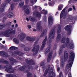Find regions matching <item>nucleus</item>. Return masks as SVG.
<instances>
[{
  "mask_svg": "<svg viewBox=\"0 0 77 77\" xmlns=\"http://www.w3.org/2000/svg\"><path fill=\"white\" fill-rule=\"evenodd\" d=\"M75 56V54L73 51L71 52L70 54L69 60L68 62V64L67 65L66 68L68 69L69 68H71V66H72V65L73 63L74 60V57Z\"/></svg>",
  "mask_w": 77,
  "mask_h": 77,
  "instance_id": "nucleus-1",
  "label": "nucleus"
},
{
  "mask_svg": "<svg viewBox=\"0 0 77 77\" xmlns=\"http://www.w3.org/2000/svg\"><path fill=\"white\" fill-rule=\"evenodd\" d=\"M48 70H46L44 74V76H46L47 74L48 73V71H49L48 73L50 74V75L48 77H55L56 74L54 72H53V68H52L51 69H50L49 67H48Z\"/></svg>",
  "mask_w": 77,
  "mask_h": 77,
  "instance_id": "nucleus-2",
  "label": "nucleus"
},
{
  "mask_svg": "<svg viewBox=\"0 0 77 77\" xmlns=\"http://www.w3.org/2000/svg\"><path fill=\"white\" fill-rule=\"evenodd\" d=\"M49 38H48L47 43L48 44H50L51 42V40L54 38V31L53 30H51L49 35Z\"/></svg>",
  "mask_w": 77,
  "mask_h": 77,
  "instance_id": "nucleus-3",
  "label": "nucleus"
},
{
  "mask_svg": "<svg viewBox=\"0 0 77 77\" xmlns=\"http://www.w3.org/2000/svg\"><path fill=\"white\" fill-rule=\"evenodd\" d=\"M69 39L68 38H66V46L67 48L69 47L70 49H73L74 48V43L72 42L69 44Z\"/></svg>",
  "mask_w": 77,
  "mask_h": 77,
  "instance_id": "nucleus-4",
  "label": "nucleus"
},
{
  "mask_svg": "<svg viewBox=\"0 0 77 77\" xmlns=\"http://www.w3.org/2000/svg\"><path fill=\"white\" fill-rule=\"evenodd\" d=\"M4 68H5V70L9 73H13V72H14V70L12 69V66H9V65H6L5 66Z\"/></svg>",
  "mask_w": 77,
  "mask_h": 77,
  "instance_id": "nucleus-5",
  "label": "nucleus"
},
{
  "mask_svg": "<svg viewBox=\"0 0 77 77\" xmlns=\"http://www.w3.org/2000/svg\"><path fill=\"white\" fill-rule=\"evenodd\" d=\"M16 32V31L15 30H12V29H9L7 31L6 33L5 34V35L6 36V37H9V34H15Z\"/></svg>",
  "mask_w": 77,
  "mask_h": 77,
  "instance_id": "nucleus-6",
  "label": "nucleus"
},
{
  "mask_svg": "<svg viewBox=\"0 0 77 77\" xmlns=\"http://www.w3.org/2000/svg\"><path fill=\"white\" fill-rule=\"evenodd\" d=\"M71 29H72V26L70 25H67L65 28V29L66 30H68L69 31V32L68 33V35H70L71 33Z\"/></svg>",
  "mask_w": 77,
  "mask_h": 77,
  "instance_id": "nucleus-7",
  "label": "nucleus"
},
{
  "mask_svg": "<svg viewBox=\"0 0 77 77\" xmlns=\"http://www.w3.org/2000/svg\"><path fill=\"white\" fill-rule=\"evenodd\" d=\"M61 30V28H60V26H59V27L58 28L57 31V34L58 35L57 37V40L58 41H60V34H59L60 32V31Z\"/></svg>",
  "mask_w": 77,
  "mask_h": 77,
  "instance_id": "nucleus-8",
  "label": "nucleus"
},
{
  "mask_svg": "<svg viewBox=\"0 0 77 77\" xmlns=\"http://www.w3.org/2000/svg\"><path fill=\"white\" fill-rule=\"evenodd\" d=\"M39 45H38L36 46L35 47V48H34L32 50V51H34V53H35V54H34V55H35V54H36L38 53V51H39Z\"/></svg>",
  "mask_w": 77,
  "mask_h": 77,
  "instance_id": "nucleus-9",
  "label": "nucleus"
},
{
  "mask_svg": "<svg viewBox=\"0 0 77 77\" xmlns=\"http://www.w3.org/2000/svg\"><path fill=\"white\" fill-rule=\"evenodd\" d=\"M53 18L51 16H50L48 18V24L49 26H51L53 23Z\"/></svg>",
  "mask_w": 77,
  "mask_h": 77,
  "instance_id": "nucleus-10",
  "label": "nucleus"
},
{
  "mask_svg": "<svg viewBox=\"0 0 77 77\" xmlns=\"http://www.w3.org/2000/svg\"><path fill=\"white\" fill-rule=\"evenodd\" d=\"M29 8V5H26L23 8V9L24 10L25 12L27 14H30V11L29 9H28Z\"/></svg>",
  "mask_w": 77,
  "mask_h": 77,
  "instance_id": "nucleus-11",
  "label": "nucleus"
},
{
  "mask_svg": "<svg viewBox=\"0 0 77 77\" xmlns=\"http://www.w3.org/2000/svg\"><path fill=\"white\" fill-rule=\"evenodd\" d=\"M47 38L46 37L45 39L43 41V42L42 44L40 49V50H43V48H44L45 47V44H46V42L47 41Z\"/></svg>",
  "mask_w": 77,
  "mask_h": 77,
  "instance_id": "nucleus-12",
  "label": "nucleus"
},
{
  "mask_svg": "<svg viewBox=\"0 0 77 77\" xmlns=\"http://www.w3.org/2000/svg\"><path fill=\"white\" fill-rule=\"evenodd\" d=\"M6 5V2L2 4L1 7L0 9L1 12H4V11H5V6Z\"/></svg>",
  "mask_w": 77,
  "mask_h": 77,
  "instance_id": "nucleus-13",
  "label": "nucleus"
},
{
  "mask_svg": "<svg viewBox=\"0 0 77 77\" xmlns=\"http://www.w3.org/2000/svg\"><path fill=\"white\" fill-rule=\"evenodd\" d=\"M65 8H64L62 11L60 15V19L62 18L63 17H65Z\"/></svg>",
  "mask_w": 77,
  "mask_h": 77,
  "instance_id": "nucleus-14",
  "label": "nucleus"
},
{
  "mask_svg": "<svg viewBox=\"0 0 77 77\" xmlns=\"http://www.w3.org/2000/svg\"><path fill=\"white\" fill-rule=\"evenodd\" d=\"M0 54L1 56H4V57H8V54L4 51H1L0 52Z\"/></svg>",
  "mask_w": 77,
  "mask_h": 77,
  "instance_id": "nucleus-15",
  "label": "nucleus"
},
{
  "mask_svg": "<svg viewBox=\"0 0 77 77\" xmlns=\"http://www.w3.org/2000/svg\"><path fill=\"white\" fill-rule=\"evenodd\" d=\"M68 57V52L66 51H65L64 52V60H67Z\"/></svg>",
  "mask_w": 77,
  "mask_h": 77,
  "instance_id": "nucleus-16",
  "label": "nucleus"
},
{
  "mask_svg": "<svg viewBox=\"0 0 77 77\" xmlns=\"http://www.w3.org/2000/svg\"><path fill=\"white\" fill-rule=\"evenodd\" d=\"M52 57V53H49L48 57V58L47 62H50V60Z\"/></svg>",
  "mask_w": 77,
  "mask_h": 77,
  "instance_id": "nucleus-17",
  "label": "nucleus"
},
{
  "mask_svg": "<svg viewBox=\"0 0 77 77\" xmlns=\"http://www.w3.org/2000/svg\"><path fill=\"white\" fill-rule=\"evenodd\" d=\"M14 16V14L12 12H10L7 15V17L8 18H12Z\"/></svg>",
  "mask_w": 77,
  "mask_h": 77,
  "instance_id": "nucleus-18",
  "label": "nucleus"
},
{
  "mask_svg": "<svg viewBox=\"0 0 77 77\" xmlns=\"http://www.w3.org/2000/svg\"><path fill=\"white\" fill-rule=\"evenodd\" d=\"M19 36L22 37L23 39H24L26 38V35H24V34H23V33H21L20 34Z\"/></svg>",
  "mask_w": 77,
  "mask_h": 77,
  "instance_id": "nucleus-19",
  "label": "nucleus"
},
{
  "mask_svg": "<svg viewBox=\"0 0 77 77\" xmlns=\"http://www.w3.org/2000/svg\"><path fill=\"white\" fill-rule=\"evenodd\" d=\"M41 13L42 14H44V15H47V11L46 10H45L43 9L41 11Z\"/></svg>",
  "mask_w": 77,
  "mask_h": 77,
  "instance_id": "nucleus-20",
  "label": "nucleus"
},
{
  "mask_svg": "<svg viewBox=\"0 0 77 77\" xmlns=\"http://www.w3.org/2000/svg\"><path fill=\"white\" fill-rule=\"evenodd\" d=\"M6 77H16V75H15L7 74L5 75Z\"/></svg>",
  "mask_w": 77,
  "mask_h": 77,
  "instance_id": "nucleus-21",
  "label": "nucleus"
},
{
  "mask_svg": "<svg viewBox=\"0 0 77 77\" xmlns=\"http://www.w3.org/2000/svg\"><path fill=\"white\" fill-rule=\"evenodd\" d=\"M63 5L61 4L58 7V11H60V10H62V8H63Z\"/></svg>",
  "mask_w": 77,
  "mask_h": 77,
  "instance_id": "nucleus-22",
  "label": "nucleus"
},
{
  "mask_svg": "<svg viewBox=\"0 0 77 77\" xmlns=\"http://www.w3.org/2000/svg\"><path fill=\"white\" fill-rule=\"evenodd\" d=\"M66 47V46L65 45H62V47H60V53H61L62 52L63 50L62 49H61V48H65Z\"/></svg>",
  "mask_w": 77,
  "mask_h": 77,
  "instance_id": "nucleus-23",
  "label": "nucleus"
},
{
  "mask_svg": "<svg viewBox=\"0 0 77 77\" xmlns=\"http://www.w3.org/2000/svg\"><path fill=\"white\" fill-rule=\"evenodd\" d=\"M26 40H27V41H32V40L33 39V38H31L30 37H27L26 38Z\"/></svg>",
  "mask_w": 77,
  "mask_h": 77,
  "instance_id": "nucleus-24",
  "label": "nucleus"
},
{
  "mask_svg": "<svg viewBox=\"0 0 77 77\" xmlns=\"http://www.w3.org/2000/svg\"><path fill=\"white\" fill-rule=\"evenodd\" d=\"M40 25H41V23H39L37 24V29L38 30H40V29H41V26Z\"/></svg>",
  "mask_w": 77,
  "mask_h": 77,
  "instance_id": "nucleus-25",
  "label": "nucleus"
},
{
  "mask_svg": "<svg viewBox=\"0 0 77 77\" xmlns=\"http://www.w3.org/2000/svg\"><path fill=\"white\" fill-rule=\"evenodd\" d=\"M29 19L30 21H32V22L35 21V19L33 17L31 16L29 17Z\"/></svg>",
  "mask_w": 77,
  "mask_h": 77,
  "instance_id": "nucleus-26",
  "label": "nucleus"
},
{
  "mask_svg": "<svg viewBox=\"0 0 77 77\" xmlns=\"http://www.w3.org/2000/svg\"><path fill=\"white\" fill-rule=\"evenodd\" d=\"M10 50H17L18 48L14 46H11L10 47Z\"/></svg>",
  "mask_w": 77,
  "mask_h": 77,
  "instance_id": "nucleus-27",
  "label": "nucleus"
},
{
  "mask_svg": "<svg viewBox=\"0 0 77 77\" xmlns=\"http://www.w3.org/2000/svg\"><path fill=\"white\" fill-rule=\"evenodd\" d=\"M29 63L30 65H33L35 64V62H34V61L32 60H30Z\"/></svg>",
  "mask_w": 77,
  "mask_h": 77,
  "instance_id": "nucleus-28",
  "label": "nucleus"
},
{
  "mask_svg": "<svg viewBox=\"0 0 77 77\" xmlns=\"http://www.w3.org/2000/svg\"><path fill=\"white\" fill-rule=\"evenodd\" d=\"M48 5L50 6H54V3L53 2H49Z\"/></svg>",
  "mask_w": 77,
  "mask_h": 77,
  "instance_id": "nucleus-29",
  "label": "nucleus"
},
{
  "mask_svg": "<svg viewBox=\"0 0 77 77\" xmlns=\"http://www.w3.org/2000/svg\"><path fill=\"white\" fill-rule=\"evenodd\" d=\"M65 41H66V37H64L62 38L61 42L62 43H64L65 42Z\"/></svg>",
  "mask_w": 77,
  "mask_h": 77,
  "instance_id": "nucleus-30",
  "label": "nucleus"
},
{
  "mask_svg": "<svg viewBox=\"0 0 77 77\" xmlns=\"http://www.w3.org/2000/svg\"><path fill=\"white\" fill-rule=\"evenodd\" d=\"M36 16L37 17H38V18L40 17H41V14L39 12H38L36 13Z\"/></svg>",
  "mask_w": 77,
  "mask_h": 77,
  "instance_id": "nucleus-31",
  "label": "nucleus"
},
{
  "mask_svg": "<svg viewBox=\"0 0 77 77\" xmlns=\"http://www.w3.org/2000/svg\"><path fill=\"white\" fill-rule=\"evenodd\" d=\"M50 49L49 48H47L46 50L45 53V54H47V53H49V52H50Z\"/></svg>",
  "mask_w": 77,
  "mask_h": 77,
  "instance_id": "nucleus-32",
  "label": "nucleus"
},
{
  "mask_svg": "<svg viewBox=\"0 0 77 77\" xmlns=\"http://www.w3.org/2000/svg\"><path fill=\"white\" fill-rule=\"evenodd\" d=\"M10 60L11 61V62L13 63V62H17L16 60L14 59L13 58H11L10 59Z\"/></svg>",
  "mask_w": 77,
  "mask_h": 77,
  "instance_id": "nucleus-33",
  "label": "nucleus"
},
{
  "mask_svg": "<svg viewBox=\"0 0 77 77\" xmlns=\"http://www.w3.org/2000/svg\"><path fill=\"white\" fill-rule=\"evenodd\" d=\"M23 5H24V2H21L19 4V7H20V8H22V6H23Z\"/></svg>",
  "mask_w": 77,
  "mask_h": 77,
  "instance_id": "nucleus-34",
  "label": "nucleus"
},
{
  "mask_svg": "<svg viewBox=\"0 0 77 77\" xmlns=\"http://www.w3.org/2000/svg\"><path fill=\"white\" fill-rule=\"evenodd\" d=\"M13 41L14 42H15L16 43V44H18L19 43V42L18 41V40H17V38H14L13 39Z\"/></svg>",
  "mask_w": 77,
  "mask_h": 77,
  "instance_id": "nucleus-35",
  "label": "nucleus"
},
{
  "mask_svg": "<svg viewBox=\"0 0 77 77\" xmlns=\"http://www.w3.org/2000/svg\"><path fill=\"white\" fill-rule=\"evenodd\" d=\"M13 54H17L19 56H23L21 52H14Z\"/></svg>",
  "mask_w": 77,
  "mask_h": 77,
  "instance_id": "nucleus-36",
  "label": "nucleus"
},
{
  "mask_svg": "<svg viewBox=\"0 0 77 77\" xmlns=\"http://www.w3.org/2000/svg\"><path fill=\"white\" fill-rule=\"evenodd\" d=\"M14 5L13 4H11V10H9V11H12L14 10Z\"/></svg>",
  "mask_w": 77,
  "mask_h": 77,
  "instance_id": "nucleus-37",
  "label": "nucleus"
},
{
  "mask_svg": "<svg viewBox=\"0 0 77 77\" xmlns=\"http://www.w3.org/2000/svg\"><path fill=\"white\" fill-rule=\"evenodd\" d=\"M32 75V74L31 73L29 72L28 73V74H27V77H30Z\"/></svg>",
  "mask_w": 77,
  "mask_h": 77,
  "instance_id": "nucleus-38",
  "label": "nucleus"
},
{
  "mask_svg": "<svg viewBox=\"0 0 77 77\" xmlns=\"http://www.w3.org/2000/svg\"><path fill=\"white\" fill-rule=\"evenodd\" d=\"M31 3L32 4V5H31V6H32L34 4V3H36V2H33V0H31Z\"/></svg>",
  "mask_w": 77,
  "mask_h": 77,
  "instance_id": "nucleus-39",
  "label": "nucleus"
},
{
  "mask_svg": "<svg viewBox=\"0 0 77 77\" xmlns=\"http://www.w3.org/2000/svg\"><path fill=\"white\" fill-rule=\"evenodd\" d=\"M43 19L44 21H45V22L47 21V20H46V19H47V17H46V16L43 17Z\"/></svg>",
  "mask_w": 77,
  "mask_h": 77,
  "instance_id": "nucleus-40",
  "label": "nucleus"
},
{
  "mask_svg": "<svg viewBox=\"0 0 77 77\" xmlns=\"http://www.w3.org/2000/svg\"><path fill=\"white\" fill-rule=\"evenodd\" d=\"M45 35V33H44V32L42 33L40 37L41 38H42V37H43V36H44V35Z\"/></svg>",
  "mask_w": 77,
  "mask_h": 77,
  "instance_id": "nucleus-41",
  "label": "nucleus"
},
{
  "mask_svg": "<svg viewBox=\"0 0 77 77\" xmlns=\"http://www.w3.org/2000/svg\"><path fill=\"white\" fill-rule=\"evenodd\" d=\"M62 72H61L59 74V76H57V77H61L62 76Z\"/></svg>",
  "mask_w": 77,
  "mask_h": 77,
  "instance_id": "nucleus-42",
  "label": "nucleus"
},
{
  "mask_svg": "<svg viewBox=\"0 0 77 77\" xmlns=\"http://www.w3.org/2000/svg\"><path fill=\"white\" fill-rule=\"evenodd\" d=\"M68 77H71V72L69 73Z\"/></svg>",
  "mask_w": 77,
  "mask_h": 77,
  "instance_id": "nucleus-43",
  "label": "nucleus"
},
{
  "mask_svg": "<svg viewBox=\"0 0 77 77\" xmlns=\"http://www.w3.org/2000/svg\"><path fill=\"white\" fill-rule=\"evenodd\" d=\"M3 27V26L0 25V29H2Z\"/></svg>",
  "mask_w": 77,
  "mask_h": 77,
  "instance_id": "nucleus-44",
  "label": "nucleus"
},
{
  "mask_svg": "<svg viewBox=\"0 0 77 77\" xmlns=\"http://www.w3.org/2000/svg\"><path fill=\"white\" fill-rule=\"evenodd\" d=\"M24 68H25L24 66H23L22 68H21V70H22V71H23V69H24Z\"/></svg>",
  "mask_w": 77,
  "mask_h": 77,
  "instance_id": "nucleus-45",
  "label": "nucleus"
},
{
  "mask_svg": "<svg viewBox=\"0 0 77 77\" xmlns=\"http://www.w3.org/2000/svg\"><path fill=\"white\" fill-rule=\"evenodd\" d=\"M61 66H62V67H63L64 66V63H61Z\"/></svg>",
  "mask_w": 77,
  "mask_h": 77,
  "instance_id": "nucleus-46",
  "label": "nucleus"
},
{
  "mask_svg": "<svg viewBox=\"0 0 77 77\" xmlns=\"http://www.w3.org/2000/svg\"><path fill=\"white\" fill-rule=\"evenodd\" d=\"M0 69H3V67L2 66L0 65Z\"/></svg>",
  "mask_w": 77,
  "mask_h": 77,
  "instance_id": "nucleus-47",
  "label": "nucleus"
},
{
  "mask_svg": "<svg viewBox=\"0 0 77 77\" xmlns=\"http://www.w3.org/2000/svg\"><path fill=\"white\" fill-rule=\"evenodd\" d=\"M72 8H69L68 10V12H69V11H72Z\"/></svg>",
  "mask_w": 77,
  "mask_h": 77,
  "instance_id": "nucleus-48",
  "label": "nucleus"
},
{
  "mask_svg": "<svg viewBox=\"0 0 77 77\" xmlns=\"http://www.w3.org/2000/svg\"><path fill=\"white\" fill-rule=\"evenodd\" d=\"M29 0H26V4H27L29 2Z\"/></svg>",
  "mask_w": 77,
  "mask_h": 77,
  "instance_id": "nucleus-49",
  "label": "nucleus"
},
{
  "mask_svg": "<svg viewBox=\"0 0 77 77\" xmlns=\"http://www.w3.org/2000/svg\"><path fill=\"white\" fill-rule=\"evenodd\" d=\"M11 0H7L6 3H9V2H10Z\"/></svg>",
  "mask_w": 77,
  "mask_h": 77,
  "instance_id": "nucleus-50",
  "label": "nucleus"
},
{
  "mask_svg": "<svg viewBox=\"0 0 77 77\" xmlns=\"http://www.w3.org/2000/svg\"><path fill=\"white\" fill-rule=\"evenodd\" d=\"M28 27L29 29H31V26L30 25H28Z\"/></svg>",
  "mask_w": 77,
  "mask_h": 77,
  "instance_id": "nucleus-51",
  "label": "nucleus"
},
{
  "mask_svg": "<svg viewBox=\"0 0 77 77\" xmlns=\"http://www.w3.org/2000/svg\"><path fill=\"white\" fill-rule=\"evenodd\" d=\"M41 66H43L44 65V63H40Z\"/></svg>",
  "mask_w": 77,
  "mask_h": 77,
  "instance_id": "nucleus-52",
  "label": "nucleus"
},
{
  "mask_svg": "<svg viewBox=\"0 0 77 77\" xmlns=\"http://www.w3.org/2000/svg\"><path fill=\"white\" fill-rule=\"evenodd\" d=\"M44 5L45 6H47L48 5V4L47 3H45L44 4Z\"/></svg>",
  "mask_w": 77,
  "mask_h": 77,
  "instance_id": "nucleus-53",
  "label": "nucleus"
},
{
  "mask_svg": "<svg viewBox=\"0 0 77 77\" xmlns=\"http://www.w3.org/2000/svg\"><path fill=\"white\" fill-rule=\"evenodd\" d=\"M15 27H16V28H17V27H18V24H15Z\"/></svg>",
  "mask_w": 77,
  "mask_h": 77,
  "instance_id": "nucleus-54",
  "label": "nucleus"
},
{
  "mask_svg": "<svg viewBox=\"0 0 77 77\" xmlns=\"http://www.w3.org/2000/svg\"><path fill=\"white\" fill-rule=\"evenodd\" d=\"M59 71H60V68H58V69H57V71H58V72H59Z\"/></svg>",
  "mask_w": 77,
  "mask_h": 77,
  "instance_id": "nucleus-55",
  "label": "nucleus"
},
{
  "mask_svg": "<svg viewBox=\"0 0 77 77\" xmlns=\"http://www.w3.org/2000/svg\"><path fill=\"white\" fill-rule=\"evenodd\" d=\"M72 0H70V1H69V3H71V2H72Z\"/></svg>",
  "mask_w": 77,
  "mask_h": 77,
  "instance_id": "nucleus-56",
  "label": "nucleus"
},
{
  "mask_svg": "<svg viewBox=\"0 0 77 77\" xmlns=\"http://www.w3.org/2000/svg\"><path fill=\"white\" fill-rule=\"evenodd\" d=\"M33 31H34V32H35L36 31V30L35 29H33Z\"/></svg>",
  "mask_w": 77,
  "mask_h": 77,
  "instance_id": "nucleus-57",
  "label": "nucleus"
},
{
  "mask_svg": "<svg viewBox=\"0 0 77 77\" xmlns=\"http://www.w3.org/2000/svg\"><path fill=\"white\" fill-rule=\"evenodd\" d=\"M26 20H27V21H29V18H27V17H26Z\"/></svg>",
  "mask_w": 77,
  "mask_h": 77,
  "instance_id": "nucleus-58",
  "label": "nucleus"
},
{
  "mask_svg": "<svg viewBox=\"0 0 77 77\" xmlns=\"http://www.w3.org/2000/svg\"><path fill=\"white\" fill-rule=\"evenodd\" d=\"M73 9H74L75 10V7L74 6H73Z\"/></svg>",
  "mask_w": 77,
  "mask_h": 77,
  "instance_id": "nucleus-59",
  "label": "nucleus"
},
{
  "mask_svg": "<svg viewBox=\"0 0 77 77\" xmlns=\"http://www.w3.org/2000/svg\"><path fill=\"white\" fill-rule=\"evenodd\" d=\"M14 23H17V20H14Z\"/></svg>",
  "mask_w": 77,
  "mask_h": 77,
  "instance_id": "nucleus-60",
  "label": "nucleus"
},
{
  "mask_svg": "<svg viewBox=\"0 0 77 77\" xmlns=\"http://www.w3.org/2000/svg\"><path fill=\"white\" fill-rule=\"evenodd\" d=\"M39 10H41V9H42V8L41 7H39Z\"/></svg>",
  "mask_w": 77,
  "mask_h": 77,
  "instance_id": "nucleus-61",
  "label": "nucleus"
},
{
  "mask_svg": "<svg viewBox=\"0 0 77 77\" xmlns=\"http://www.w3.org/2000/svg\"><path fill=\"white\" fill-rule=\"evenodd\" d=\"M15 2H18V1H20V0H14Z\"/></svg>",
  "mask_w": 77,
  "mask_h": 77,
  "instance_id": "nucleus-62",
  "label": "nucleus"
},
{
  "mask_svg": "<svg viewBox=\"0 0 77 77\" xmlns=\"http://www.w3.org/2000/svg\"><path fill=\"white\" fill-rule=\"evenodd\" d=\"M2 43H3V44H5V41H3L2 42Z\"/></svg>",
  "mask_w": 77,
  "mask_h": 77,
  "instance_id": "nucleus-63",
  "label": "nucleus"
},
{
  "mask_svg": "<svg viewBox=\"0 0 77 77\" xmlns=\"http://www.w3.org/2000/svg\"><path fill=\"white\" fill-rule=\"evenodd\" d=\"M12 27H14V25H13L11 26Z\"/></svg>",
  "mask_w": 77,
  "mask_h": 77,
  "instance_id": "nucleus-64",
  "label": "nucleus"
}]
</instances>
